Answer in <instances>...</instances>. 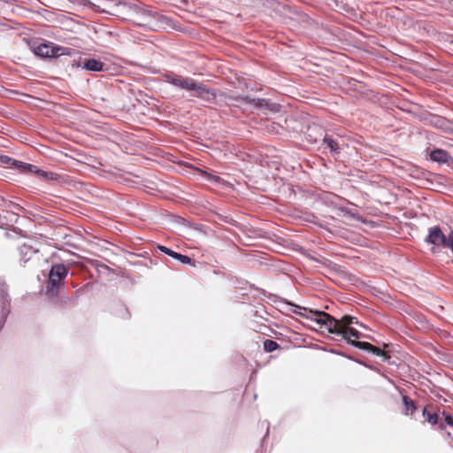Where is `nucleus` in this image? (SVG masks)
Returning <instances> with one entry per match:
<instances>
[{"label": "nucleus", "instance_id": "f257e3e1", "mask_svg": "<svg viewBox=\"0 0 453 453\" xmlns=\"http://www.w3.org/2000/svg\"><path fill=\"white\" fill-rule=\"evenodd\" d=\"M303 317L313 320L320 328L326 329L330 334L342 336L348 339L347 328L352 324H359L357 318L351 316H343L341 319H336L324 311H308L305 308L296 306L293 311Z\"/></svg>", "mask_w": 453, "mask_h": 453}, {"label": "nucleus", "instance_id": "f03ea898", "mask_svg": "<svg viewBox=\"0 0 453 453\" xmlns=\"http://www.w3.org/2000/svg\"><path fill=\"white\" fill-rule=\"evenodd\" d=\"M164 77L167 83L187 91H193L195 93V96L206 102H212L216 97L213 90L210 89L207 86L196 81L192 78L176 75L172 73L165 74Z\"/></svg>", "mask_w": 453, "mask_h": 453}, {"label": "nucleus", "instance_id": "7ed1b4c3", "mask_svg": "<svg viewBox=\"0 0 453 453\" xmlns=\"http://www.w3.org/2000/svg\"><path fill=\"white\" fill-rule=\"evenodd\" d=\"M68 269L63 264H56L51 266L49 273L47 293L52 296L58 291L61 281L67 276Z\"/></svg>", "mask_w": 453, "mask_h": 453}, {"label": "nucleus", "instance_id": "20e7f679", "mask_svg": "<svg viewBox=\"0 0 453 453\" xmlns=\"http://www.w3.org/2000/svg\"><path fill=\"white\" fill-rule=\"evenodd\" d=\"M92 4L96 11L111 15H117L119 7L123 5L119 0H95Z\"/></svg>", "mask_w": 453, "mask_h": 453}, {"label": "nucleus", "instance_id": "39448f33", "mask_svg": "<svg viewBox=\"0 0 453 453\" xmlns=\"http://www.w3.org/2000/svg\"><path fill=\"white\" fill-rule=\"evenodd\" d=\"M37 56L42 58H57L65 54V50L60 47H55L51 44L41 43L34 50Z\"/></svg>", "mask_w": 453, "mask_h": 453}, {"label": "nucleus", "instance_id": "423d86ee", "mask_svg": "<svg viewBox=\"0 0 453 453\" xmlns=\"http://www.w3.org/2000/svg\"><path fill=\"white\" fill-rule=\"evenodd\" d=\"M0 165L9 168H16L19 169L20 172H32L35 165L26 164L21 161H18L16 159H13L8 156H0Z\"/></svg>", "mask_w": 453, "mask_h": 453}, {"label": "nucleus", "instance_id": "0eeeda50", "mask_svg": "<svg viewBox=\"0 0 453 453\" xmlns=\"http://www.w3.org/2000/svg\"><path fill=\"white\" fill-rule=\"evenodd\" d=\"M426 242L434 246H441L445 248L446 235L439 226H433L428 230V235L426 238Z\"/></svg>", "mask_w": 453, "mask_h": 453}, {"label": "nucleus", "instance_id": "6e6552de", "mask_svg": "<svg viewBox=\"0 0 453 453\" xmlns=\"http://www.w3.org/2000/svg\"><path fill=\"white\" fill-rule=\"evenodd\" d=\"M19 252L21 261L26 264L32 259L33 256L37 254L38 249L33 246L31 241H27L19 247Z\"/></svg>", "mask_w": 453, "mask_h": 453}, {"label": "nucleus", "instance_id": "1a4fd4ad", "mask_svg": "<svg viewBox=\"0 0 453 453\" xmlns=\"http://www.w3.org/2000/svg\"><path fill=\"white\" fill-rule=\"evenodd\" d=\"M160 250L163 251L164 253L167 254L168 256L180 261L182 264H189V265H195V262L188 256H185V255H182V254H180V253H177L165 246H160L159 247Z\"/></svg>", "mask_w": 453, "mask_h": 453}, {"label": "nucleus", "instance_id": "9d476101", "mask_svg": "<svg viewBox=\"0 0 453 453\" xmlns=\"http://www.w3.org/2000/svg\"><path fill=\"white\" fill-rule=\"evenodd\" d=\"M430 158L435 162L448 163L450 157L445 150L436 149L430 153Z\"/></svg>", "mask_w": 453, "mask_h": 453}, {"label": "nucleus", "instance_id": "9b49d317", "mask_svg": "<svg viewBox=\"0 0 453 453\" xmlns=\"http://www.w3.org/2000/svg\"><path fill=\"white\" fill-rule=\"evenodd\" d=\"M104 64L95 58L86 59L83 67L88 71L99 72L103 70Z\"/></svg>", "mask_w": 453, "mask_h": 453}, {"label": "nucleus", "instance_id": "f8f14e48", "mask_svg": "<svg viewBox=\"0 0 453 453\" xmlns=\"http://www.w3.org/2000/svg\"><path fill=\"white\" fill-rule=\"evenodd\" d=\"M403 403L404 406V414L410 415L414 412L416 410L415 404L411 399H410L407 395L403 396Z\"/></svg>", "mask_w": 453, "mask_h": 453}, {"label": "nucleus", "instance_id": "ddd939ff", "mask_svg": "<svg viewBox=\"0 0 453 453\" xmlns=\"http://www.w3.org/2000/svg\"><path fill=\"white\" fill-rule=\"evenodd\" d=\"M323 142L326 144V147L330 150L331 152H339L340 145L335 140L332 139L330 136L326 135L323 139Z\"/></svg>", "mask_w": 453, "mask_h": 453}, {"label": "nucleus", "instance_id": "4468645a", "mask_svg": "<svg viewBox=\"0 0 453 453\" xmlns=\"http://www.w3.org/2000/svg\"><path fill=\"white\" fill-rule=\"evenodd\" d=\"M38 175L39 177L45 179V180H54L56 179V174L53 173H48L45 171H42L41 169H38L36 166L35 168L31 172Z\"/></svg>", "mask_w": 453, "mask_h": 453}, {"label": "nucleus", "instance_id": "2eb2a0df", "mask_svg": "<svg viewBox=\"0 0 453 453\" xmlns=\"http://www.w3.org/2000/svg\"><path fill=\"white\" fill-rule=\"evenodd\" d=\"M349 343L356 348H358V349H364V350H366L369 352H371V350L372 349V345L366 342L349 341Z\"/></svg>", "mask_w": 453, "mask_h": 453}, {"label": "nucleus", "instance_id": "dca6fc26", "mask_svg": "<svg viewBox=\"0 0 453 453\" xmlns=\"http://www.w3.org/2000/svg\"><path fill=\"white\" fill-rule=\"evenodd\" d=\"M243 101L247 104H252L257 108H262L267 104V102L265 99H251L250 97H244Z\"/></svg>", "mask_w": 453, "mask_h": 453}, {"label": "nucleus", "instance_id": "f3484780", "mask_svg": "<svg viewBox=\"0 0 453 453\" xmlns=\"http://www.w3.org/2000/svg\"><path fill=\"white\" fill-rule=\"evenodd\" d=\"M423 416L426 418V420L432 425H435L438 422L437 414H433L429 412L426 408L423 410Z\"/></svg>", "mask_w": 453, "mask_h": 453}, {"label": "nucleus", "instance_id": "a211bd4d", "mask_svg": "<svg viewBox=\"0 0 453 453\" xmlns=\"http://www.w3.org/2000/svg\"><path fill=\"white\" fill-rule=\"evenodd\" d=\"M280 348L279 343L273 340H265L264 342V349L267 352H273Z\"/></svg>", "mask_w": 453, "mask_h": 453}, {"label": "nucleus", "instance_id": "6ab92c4d", "mask_svg": "<svg viewBox=\"0 0 453 453\" xmlns=\"http://www.w3.org/2000/svg\"><path fill=\"white\" fill-rule=\"evenodd\" d=\"M2 299H3V303H2V315L3 317L4 318L6 316V314L9 312V310H8V306H9V300L7 299V297L4 296V289H2Z\"/></svg>", "mask_w": 453, "mask_h": 453}, {"label": "nucleus", "instance_id": "aec40b11", "mask_svg": "<svg viewBox=\"0 0 453 453\" xmlns=\"http://www.w3.org/2000/svg\"><path fill=\"white\" fill-rule=\"evenodd\" d=\"M347 331H348V337L352 336V337H354L356 339H359V338L364 337V335L360 332H358L357 329H355V328L349 327V328H347ZM346 340L349 343V341H350L349 338H348Z\"/></svg>", "mask_w": 453, "mask_h": 453}, {"label": "nucleus", "instance_id": "412c9836", "mask_svg": "<svg viewBox=\"0 0 453 453\" xmlns=\"http://www.w3.org/2000/svg\"><path fill=\"white\" fill-rule=\"evenodd\" d=\"M453 247V232H450V234L446 236V244L445 248H451Z\"/></svg>", "mask_w": 453, "mask_h": 453}, {"label": "nucleus", "instance_id": "4be33fe9", "mask_svg": "<svg viewBox=\"0 0 453 453\" xmlns=\"http://www.w3.org/2000/svg\"><path fill=\"white\" fill-rule=\"evenodd\" d=\"M371 352L376 356L384 355V351L382 349H380V348L373 346V345H372V349Z\"/></svg>", "mask_w": 453, "mask_h": 453}, {"label": "nucleus", "instance_id": "5701e85b", "mask_svg": "<svg viewBox=\"0 0 453 453\" xmlns=\"http://www.w3.org/2000/svg\"><path fill=\"white\" fill-rule=\"evenodd\" d=\"M445 422H446L447 425H449L450 426H453V418H452V416L447 415L445 417Z\"/></svg>", "mask_w": 453, "mask_h": 453}, {"label": "nucleus", "instance_id": "b1692460", "mask_svg": "<svg viewBox=\"0 0 453 453\" xmlns=\"http://www.w3.org/2000/svg\"><path fill=\"white\" fill-rule=\"evenodd\" d=\"M451 250H452V253H453V247L449 248Z\"/></svg>", "mask_w": 453, "mask_h": 453}]
</instances>
